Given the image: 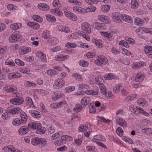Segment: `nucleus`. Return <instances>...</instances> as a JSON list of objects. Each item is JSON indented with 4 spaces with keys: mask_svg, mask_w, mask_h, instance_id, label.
Listing matches in <instances>:
<instances>
[{
    "mask_svg": "<svg viewBox=\"0 0 152 152\" xmlns=\"http://www.w3.org/2000/svg\"><path fill=\"white\" fill-rule=\"evenodd\" d=\"M20 35L18 34L13 33L9 37V40L11 42H14L20 40Z\"/></svg>",
    "mask_w": 152,
    "mask_h": 152,
    "instance_id": "nucleus-1",
    "label": "nucleus"
},
{
    "mask_svg": "<svg viewBox=\"0 0 152 152\" xmlns=\"http://www.w3.org/2000/svg\"><path fill=\"white\" fill-rule=\"evenodd\" d=\"M98 59L95 60L94 63L96 64L99 66H102V64H107V59L104 58L103 57H98Z\"/></svg>",
    "mask_w": 152,
    "mask_h": 152,
    "instance_id": "nucleus-2",
    "label": "nucleus"
},
{
    "mask_svg": "<svg viewBox=\"0 0 152 152\" xmlns=\"http://www.w3.org/2000/svg\"><path fill=\"white\" fill-rule=\"evenodd\" d=\"M81 29L86 33L89 34L91 32V28L90 25L86 22L83 23L81 25Z\"/></svg>",
    "mask_w": 152,
    "mask_h": 152,
    "instance_id": "nucleus-3",
    "label": "nucleus"
},
{
    "mask_svg": "<svg viewBox=\"0 0 152 152\" xmlns=\"http://www.w3.org/2000/svg\"><path fill=\"white\" fill-rule=\"evenodd\" d=\"M24 100L22 98H17L12 99L10 100V102L15 105H19L22 104Z\"/></svg>",
    "mask_w": 152,
    "mask_h": 152,
    "instance_id": "nucleus-4",
    "label": "nucleus"
},
{
    "mask_svg": "<svg viewBox=\"0 0 152 152\" xmlns=\"http://www.w3.org/2000/svg\"><path fill=\"white\" fill-rule=\"evenodd\" d=\"M20 110L21 109L20 107L14 108L12 106H10L7 108V111L10 114H14L18 113V112H19Z\"/></svg>",
    "mask_w": 152,
    "mask_h": 152,
    "instance_id": "nucleus-5",
    "label": "nucleus"
},
{
    "mask_svg": "<svg viewBox=\"0 0 152 152\" xmlns=\"http://www.w3.org/2000/svg\"><path fill=\"white\" fill-rule=\"evenodd\" d=\"M116 123L120 126L123 127H126L127 125L126 122L120 117L116 118Z\"/></svg>",
    "mask_w": 152,
    "mask_h": 152,
    "instance_id": "nucleus-6",
    "label": "nucleus"
},
{
    "mask_svg": "<svg viewBox=\"0 0 152 152\" xmlns=\"http://www.w3.org/2000/svg\"><path fill=\"white\" fill-rule=\"evenodd\" d=\"M95 80L96 84L101 85L100 87L101 90V93L104 95L107 92L105 86L100 82L99 78H96Z\"/></svg>",
    "mask_w": 152,
    "mask_h": 152,
    "instance_id": "nucleus-7",
    "label": "nucleus"
},
{
    "mask_svg": "<svg viewBox=\"0 0 152 152\" xmlns=\"http://www.w3.org/2000/svg\"><path fill=\"white\" fill-rule=\"evenodd\" d=\"M29 128L26 126L21 127L18 130V132L20 135H24L28 133L29 131Z\"/></svg>",
    "mask_w": 152,
    "mask_h": 152,
    "instance_id": "nucleus-8",
    "label": "nucleus"
},
{
    "mask_svg": "<svg viewBox=\"0 0 152 152\" xmlns=\"http://www.w3.org/2000/svg\"><path fill=\"white\" fill-rule=\"evenodd\" d=\"M98 19L99 20L104 22L106 24H108L110 21V19L107 16L102 15H98Z\"/></svg>",
    "mask_w": 152,
    "mask_h": 152,
    "instance_id": "nucleus-9",
    "label": "nucleus"
},
{
    "mask_svg": "<svg viewBox=\"0 0 152 152\" xmlns=\"http://www.w3.org/2000/svg\"><path fill=\"white\" fill-rule=\"evenodd\" d=\"M64 83L65 81L62 78H58L56 81L54 86H56L58 87L61 88L64 84Z\"/></svg>",
    "mask_w": 152,
    "mask_h": 152,
    "instance_id": "nucleus-10",
    "label": "nucleus"
},
{
    "mask_svg": "<svg viewBox=\"0 0 152 152\" xmlns=\"http://www.w3.org/2000/svg\"><path fill=\"white\" fill-rule=\"evenodd\" d=\"M95 28L97 30H102L106 29V26L104 23H95Z\"/></svg>",
    "mask_w": 152,
    "mask_h": 152,
    "instance_id": "nucleus-11",
    "label": "nucleus"
},
{
    "mask_svg": "<svg viewBox=\"0 0 152 152\" xmlns=\"http://www.w3.org/2000/svg\"><path fill=\"white\" fill-rule=\"evenodd\" d=\"M38 7L41 10L46 11L50 9L49 6L46 4H40L38 5Z\"/></svg>",
    "mask_w": 152,
    "mask_h": 152,
    "instance_id": "nucleus-12",
    "label": "nucleus"
},
{
    "mask_svg": "<svg viewBox=\"0 0 152 152\" xmlns=\"http://www.w3.org/2000/svg\"><path fill=\"white\" fill-rule=\"evenodd\" d=\"M121 19L124 21L129 23H132L133 20L132 18L128 15H122L121 16Z\"/></svg>",
    "mask_w": 152,
    "mask_h": 152,
    "instance_id": "nucleus-13",
    "label": "nucleus"
},
{
    "mask_svg": "<svg viewBox=\"0 0 152 152\" xmlns=\"http://www.w3.org/2000/svg\"><path fill=\"white\" fill-rule=\"evenodd\" d=\"M31 49L30 48H27L26 47L23 46L19 49V51L20 54L23 55L26 54L29 51H31Z\"/></svg>",
    "mask_w": 152,
    "mask_h": 152,
    "instance_id": "nucleus-14",
    "label": "nucleus"
},
{
    "mask_svg": "<svg viewBox=\"0 0 152 152\" xmlns=\"http://www.w3.org/2000/svg\"><path fill=\"white\" fill-rule=\"evenodd\" d=\"M81 104L85 105H88L91 103L90 102V99L89 97H84L82 98L81 101Z\"/></svg>",
    "mask_w": 152,
    "mask_h": 152,
    "instance_id": "nucleus-15",
    "label": "nucleus"
},
{
    "mask_svg": "<svg viewBox=\"0 0 152 152\" xmlns=\"http://www.w3.org/2000/svg\"><path fill=\"white\" fill-rule=\"evenodd\" d=\"M27 25L35 29H38L39 28V26L38 23L31 22H28L27 23Z\"/></svg>",
    "mask_w": 152,
    "mask_h": 152,
    "instance_id": "nucleus-16",
    "label": "nucleus"
},
{
    "mask_svg": "<svg viewBox=\"0 0 152 152\" xmlns=\"http://www.w3.org/2000/svg\"><path fill=\"white\" fill-rule=\"evenodd\" d=\"M144 75L140 72L137 73L135 78V80L137 82H141L144 80Z\"/></svg>",
    "mask_w": 152,
    "mask_h": 152,
    "instance_id": "nucleus-17",
    "label": "nucleus"
},
{
    "mask_svg": "<svg viewBox=\"0 0 152 152\" xmlns=\"http://www.w3.org/2000/svg\"><path fill=\"white\" fill-rule=\"evenodd\" d=\"M40 125L41 124L39 123L35 122L30 123L28 124V127L31 129H37Z\"/></svg>",
    "mask_w": 152,
    "mask_h": 152,
    "instance_id": "nucleus-18",
    "label": "nucleus"
},
{
    "mask_svg": "<svg viewBox=\"0 0 152 152\" xmlns=\"http://www.w3.org/2000/svg\"><path fill=\"white\" fill-rule=\"evenodd\" d=\"M145 64L143 62H136L132 65V68L134 69H137L141 66H145Z\"/></svg>",
    "mask_w": 152,
    "mask_h": 152,
    "instance_id": "nucleus-19",
    "label": "nucleus"
},
{
    "mask_svg": "<svg viewBox=\"0 0 152 152\" xmlns=\"http://www.w3.org/2000/svg\"><path fill=\"white\" fill-rule=\"evenodd\" d=\"M20 116L21 117V121H22V124L25 123L27 119L26 114L23 112H21L20 113Z\"/></svg>",
    "mask_w": 152,
    "mask_h": 152,
    "instance_id": "nucleus-20",
    "label": "nucleus"
},
{
    "mask_svg": "<svg viewBox=\"0 0 152 152\" xmlns=\"http://www.w3.org/2000/svg\"><path fill=\"white\" fill-rule=\"evenodd\" d=\"M31 115L35 118H38L41 117V115L40 113L37 110H32L30 111Z\"/></svg>",
    "mask_w": 152,
    "mask_h": 152,
    "instance_id": "nucleus-21",
    "label": "nucleus"
},
{
    "mask_svg": "<svg viewBox=\"0 0 152 152\" xmlns=\"http://www.w3.org/2000/svg\"><path fill=\"white\" fill-rule=\"evenodd\" d=\"M40 139L38 137H35L32 140L31 144L34 145H36L40 144L41 142Z\"/></svg>",
    "mask_w": 152,
    "mask_h": 152,
    "instance_id": "nucleus-22",
    "label": "nucleus"
},
{
    "mask_svg": "<svg viewBox=\"0 0 152 152\" xmlns=\"http://www.w3.org/2000/svg\"><path fill=\"white\" fill-rule=\"evenodd\" d=\"M138 0H132L131 2V5L132 8L135 9L139 6L138 3Z\"/></svg>",
    "mask_w": 152,
    "mask_h": 152,
    "instance_id": "nucleus-23",
    "label": "nucleus"
},
{
    "mask_svg": "<svg viewBox=\"0 0 152 152\" xmlns=\"http://www.w3.org/2000/svg\"><path fill=\"white\" fill-rule=\"evenodd\" d=\"M83 107L80 104H77L74 108V111L77 113L80 112L82 110Z\"/></svg>",
    "mask_w": 152,
    "mask_h": 152,
    "instance_id": "nucleus-24",
    "label": "nucleus"
},
{
    "mask_svg": "<svg viewBox=\"0 0 152 152\" xmlns=\"http://www.w3.org/2000/svg\"><path fill=\"white\" fill-rule=\"evenodd\" d=\"M143 21L139 18H136L134 20V23L136 25L139 26H142L143 24Z\"/></svg>",
    "mask_w": 152,
    "mask_h": 152,
    "instance_id": "nucleus-25",
    "label": "nucleus"
},
{
    "mask_svg": "<svg viewBox=\"0 0 152 152\" xmlns=\"http://www.w3.org/2000/svg\"><path fill=\"white\" fill-rule=\"evenodd\" d=\"M4 90L7 93H9L10 92H12L14 94H15L16 93V90L10 86H8L4 87Z\"/></svg>",
    "mask_w": 152,
    "mask_h": 152,
    "instance_id": "nucleus-26",
    "label": "nucleus"
},
{
    "mask_svg": "<svg viewBox=\"0 0 152 152\" xmlns=\"http://www.w3.org/2000/svg\"><path fill=\"white\" fill-rule=\"evenodd\" d=\"M46 17L47 20L50 22L54 23L56 21V18L53 16L52 15H46Z\"/></svg>",
    "mask_w": 152,
    "mask_h": 152,
    "instance_id": "nucleus-27",
    "label": "nucleus"
},
{
    "mask_svg": "<svg viewBox=\"0 0 152 152\" xmlns=\"http://www.w3.org/2000/svg\"><path fill=\"white\" fill-rule=\"evenodd\" d=\"M10 27L11 29L12 30H15L20 28L21 26L20 23H15L11 25Z\"/></svg>",
    "mask_w": 152,
    "mask_h": 152,
    "instance_id": "nucleus-28",
    "label": "nucleus"
},
{
    "mask_svg": "<svg viewBox=\"0 0 152 152\" xmlns=\"http://www.w3.org/2000/svg\"><path fill=\"white\" fill-rule=\"evenodd\" d=\"M94 139L98 140L105 142L106 139L105 138L102 136L100 135H97L94 137Z\"/></svg>",
    "mask_w": 152,
    "mask_h": 152,
    "instance_id": "nucleus-29",
    "label": "nucleus"
},
{
    "mask_svg": "<svg viewBox=\"0 0 152 152\" xmlns=\"http://www.w3.org/2000/svg\"><path fill=\"white\" fill-rule=\"evenodd\" d=\"M22 121L18 118H16L13 120L12 124L13 125L15 126H18L22 124Z\"/></svg>",
    "mask_w": 152,
    "mask_h": 152,
    "instance_id": "nucleus-30",
    "label": "nucleus"
},
{
    "mask_svg": "<svg viewBox=\"0 0 152 152\" xmlns=\"http://www.w3.org/2000/svg\"><path fill=\"white\" fill-rule=\"evenodd\" d=\"M62 134V132L61 131H59V132L53 134L51 138L53 140H54L60 137L61 135Z\"/></svg>",
    "mask_w": 152,
    "mask_h": 152,
    "instance_id": "nucleus-31",
    "label": "nucleus"
},
{
    "mask_svg": "<svg viewBox=\"0 0 152 152\" xmlns=\"http://www.w3.org/2000/svg\"><path fill=\"white\" fill-rule=\"evenodd\" d=\"M47 73L48 75L50 76H54L58 74L56 70L53 69L48 70L47 72Z\"/></svg>",
    "mask_w": 152,
    "mask_h": 152,
    "instance_id": "nucleus-32",
    "label": "nucleus"
},
{
    "mask_svg": "<svg viewBox=\"0 0 152 152\" xmlns=\"http://www.w3.org/2000/svg\"><path fill=\"white\" fill-rule=\"evenodd\" d=\"M86 93L87 94L91 95H96L98 94V91H94V90H90L88 91H86Z\"/></svg>",
    "mask_w": 152,
    "mask_h": 152,
    "instance_id": "nucleus-33",
    "label": "nucleus"
},
{
    "mask_svg": "<svg viewBox=\"0 0 152 152\" xmlns=\"http://www.w3.org/2000/svg\"><path fill=\"white\" fill-rule=\"evenodd\" d=\"M73 10L74 11H76L82 13H84L86 12V9L78 7H74L73 8Z\"/></svg>",
    "mask_w": 152,
    "mask_h": 152,
    "instance_id": "nucleus-34",
    "label": "nucleus"
},
{
    "mask_svg": "<svg viewBox=\"0 0 152 152\" xmlns=\"http://www.w3.org/2000/svg\"><path fill=\"white\" fill-rule=\"evenodd\" d=\"M36 84L33 82L27 81L24 84V86L26 87H35L36 86Z\"/></svg>",
    "mask_w": 152,
    "mask_h": 152,
    "instance_id": "nucleus-35",
    "label": "nucleus"
},
{
    "mask_svg": "<svg viewBox=\"0 0 152 152\" xmlns=\"http://www.w3.org/2000/svg\"><path fill=\"white\" fill-rule=\"evenodd\" d=\"M33 19L36 21L41 22L42 21V18L37 15H34L33 16Z\"/></svg>",
    "mask_w": 152,
    "mask_h": 152,
    "instance_id": "nucleus-36",
    "label": "nucleus"
},
{
    "mask_svg": "<svg viewBox=\"0 0 152 152\" xmlns=\"http://www.w3.org/2000/svg\"><path fill=\"white\" fill-rule=\"evenodd\" d=\"M110 6L109 5H103L102 6V10L104 12H107L109 11L110 8Z\"/></svg>",
    "mask_w": 152,
    "mask_h": 152,
    "instance_id": "nucleus-37",
    "label": "nucleus"
},
{
    "mask_svg": "<svg viewBox=\"0 0 152 152\" xmlns=\"http://www.w3.org/2000/svg\"><path fill=\"white\" fill-rule=\"evenodd\" d=\"M79 64L80 66L84 67L87 66L88 65V62L84 61L83 60L79 61Z\"/></svg>",
    "mask_w": 152,
    "mask_h": 152,
    "instance_id": "nucleus-38",
    "label": "nucleus"
},
{
    "mask_svg": "<svg viewBox=\"0 0 152 152\" xmlns=\"http://www.w3.org/2000/svg\"><path fill=\"white\" fill-rule=\"evenodd\" d=\"M104 77L106 80H111L112 79H114L115 77L114 76L112 75V74H110L105 75Z\"/></svg>",
    "mask_w": 152,
    "mask_h": 152,
    "instance_id": "nucleus-39",
    "label": "nucleus"
},
{
    "mask_svg": "<svg viewBox=\"0 0 152 152\" xmlns=\"http://www.w3.org/2000/svg\"><path fill=\"white\" fill-rule=\"evenodd\" d=\"M26 102L28 103V104L30 106H34V104L32 101V99L30 97H28L26 98Z\"/></svg>",
    "mask_w": 152,
    "mask_h": 152,
    "instance_id": "nucleus-40",
    "label": "nucleus"
},
{
    "mask_svg": "<svg viewBox=\"0 0 152 152\" xmlns=\"http://www.w3.org/2000/svg\"><path fill=\"white\" fill-rule=\"evenodd\" d=\"M72 77L76 80L79 81L82 79V77L79 74L75 73L72 75Z\"/></svg>",
    "mask_w": 152,
    "mask_h": 152,
    "instance_id": "nucleus-41",
    "label": "nucleus"
},
{
    "mask_svg": "<svg viewBox=\"0 0 152 152\" xmlns=\"http://www.w3.org/2000/svg\"><path fill=\"white\" fill-rule=\"evenodd\" d=\"M116 133L118 135L120 136H122L123 134V131L121 128L119 127L116 130Z\"/></svg>",
    "mask_w": 152,
    "mask_h": 152,
    "instance_id": "nucleus-42",
    "label": "nucleus"
},
{
    "mask_svg": "<svg viewBox=\"0 0 152 152\" xmlns=\"http://www.w3.org/2000/svg\"><path fill=\"white\" fill-rule=\"evenodd\" d=\"M96 9V7H94L90 6L88 7L87 8H86V12H94L95 11Z\"/></svg>",
    "mask_w": 152,
    "mask_h": 152,
    "instance_id": "nucleus-43",
    "label": "nucleus"
},
{
    "mask_svg": "<svg viewBox=\"0 0 152 152\" xmlns=\"http://www.w3.org/2000/svg\"><path fill=\"white\" fill-rule=\"evenodd\" d=\"M15 62L17 64L20 66H23L24 65V62L19 59H15Z\"/></svg>",
    "mask_w": 152,
    "mask_h": 152,
    "instance_id": "nucleus-44",
    "label": "nucleus"
},
{
    "mask_svg": "<svg viewBox=\"0 0 152 152\" xmlns=\"http://www.w3.org/2000/svg\"><path fill=\"white\" fill-rule=\"evenodd\" d=\"M7 149H8V152H18L15 151V148L12 146H9ZM18 151V152H20L19 151Z\"/></svg>",
    "mask_w": 152,
    "mask_h": 152,
    "instance_id": "nucleus-45",
    "label": "nucleus"
},
{
    "mask_svg": "<svg viewBox=\"0 0 152 152\" xmlns=\"http://www.w3.org/2000/svg\"><path fill=\"white\" fill-rule=\"evenodd\" d=\"M89 106L90 107L89 108L90 113H93L95 112L96 110L95 109V107L94 106L93 104H92L91 103L89 104Z\"/></svg>",
    "mask_w": 152,
    "mask_h": 152,
    "instance_id": "nucleus-46",
    "label": "nucleus"
},
{
    "mask_svg": "<svg viewBox=\"0 0 152 152\" xmlns=\"http://www.w3.org/2000/svg\"><path fill=\"white\" fill-rule=\"evenodd\" d=\"M65 46L68 48H74L76 47L77 45L75 43H67L66 44Z\"/></svg>",
    "mask_w": 152,
    "mask_h": 152,
    "instance_id": "nucleus-47",
    "label": "nucleus"
},
{
    "mask_svg": "<svg viewBox=\"0 0 152 152\" xmlns=\"http://www.w3.org/2000/svg\"><path fill=\"white\" fill-rule=\"evenodd\" d=\"M69 18L72 20L76 21L77 19V16L71 12V14H69Z\"/></svg>",
    "mask_w": 152,
    "mask_h": 152,
    "instance_id": "nucleus-48",
    "label": "nucleus"
},
{
    "mask_svg": "<svg viewBox=\"0 0 152 152\" xmlns=\"http://www.w3.org/2000/svg\"><path fill=\"white\" fill-rule=\"evenodd\" d=\"M45 128L42 127V128L39 130H36V133L38 134H42L45 133Z\"/></svg>",
    "mask_w": 152,
    "mask_h": 152,
    "instance_id": "nucleus-49",
    "label": "nucleus"
},
{
    "mask_svg": "<svg viewBox=\"0 0 152 152\" xmlns=\"http://www.w3.org/2000/svg\"><path fill=\"white\" fill-rule=\"evenodd\" d=\"M124 140L126 142H128L129 144H133V141L131 138H129L128 137H124L123 138Z\"/></svg>",
    "mask_w": 152,
    "mask_h": 152,
    "instance_id": "nucleus-50",
    "label": "nucleus"
},
{
    "mask_svg": "<svg viewBox=\"0 0 152 152\" xmlns=\"http://www.w3.org/2000/svg\"><path fill=\"white\" fill-rule=\"evenodd\" d=\"M88 87V86L84 84H80L79 85V90L84 89L85 88L87 89V87Z\"/></svg>",
    "mask_w": 152,
    "mask_h": 152,
    "instance_id": "nucleus-51",
    "label": "nucleus"
},
{
    "mask_svg": "<svg viewBox=\"0 0 152 152\" xmlns=\"http://www.w3.org/2000/svg\"><path fill=\"white\" fill-rule=\"evenodd\" d=\"M120 86L118 85L116 87L114 88H113V92L115 93H118L120 91Z\"/></svg>",
    "mask_w": 152,
    "mask_h": 152,
    "instance_id": "nucleus-52",
    "label": "nucleus"
},
{
    "mask_svg": "<svg viewBox=\"0 0 152 152\" xmlns=\"http://www.w3.org/2000/svg\"><path fill=\"white\" fill-rule=\"evenodd\" d=\"M75 89V87L74 86H69L66 88V90L67 92H71Z\"/></svg>",
    "mask_w": 152,
    "mask_h": 152,
    "instance_id": "nucleus-53",
    "label": "nucleus"
},
{
    "mask_svg": "<svg viewBox=\"0 0 152 152\" xmlns=\"http://www.w3.org/2000/svg\"><path fill=\"white\" fill-rule=\"evenodd\" d=\"M55 58L56 60L58 61H64V58H63V56L62 55L58 56L56 57Z\"/></svg>",
    "mask_w": 152,
    "mask_h": 152,
    "instance_id": "nucleus-54",
    "label": "nucleus"
},
{
    "mask_svg": "<svg viewBox=\"0 0 152 152\" xmlns=\"http://www.w3.org/2000/svg\"><path fill=\"white\" fill-rule=\"evenodd\" d=\"M151 50H152V47L149 46L146 47L144 50L145 53H148L151 51Z\"/></svg>",
    "mask_w": 152,
    "mask_h": 152,
    "instance_id": "nucleus-55",
    "label": "nucleus"
},
{
    "mask_svg": "<svg viewBox=\"0 0 152 152\" xmlns=\"http://www.w3.org/2000/svg\"><path fill=\"white\" fill-rule=\"evenodd\" d=\"M99 121L106 123H109L110 121L109 120H106L103 117H101L99 118Z\"/></svg>",
    "mask_w": 152,
    "mask_h": 152,
    "instance_id": "nucleus-56",
    "label": "nucleus"
},
{
    "mask_svg": "<svg viewBox=\"0 0 152 152\" xmlns=\"http://www.w3.org/2000/svg\"><path fill=\"white\" fill-rule=\"evenodd\" d=\"M40 140L41 141L40 143H41L42 146H45L47 145V142L44 139L41 138Z\"/></svg>",
    "mask_w": 152,
    "mask_h": 152,
    "instance_id": "nucleus-57",
    "label": "nucleus"
},
{
    "mask_svg": "<svg viewBox=\"0 0 152 152\" xmlns=\"http://www.w3.org/2000/svg\"><path fill=\"white\" fill-rule=\"evenodd\" d=\"M101 34H102L104 36L108 37L110 38L112 37V36L111 34L110 33H108L104 32H101Z\"/></svg>",
    "mask_w": 152,
    "mask_h": 152,
    "instance_id": "nucleus-58",
    "label": "nucleus"
},
{
    "mask_svg": "<svg viewBox=\"0 0 152 152\" xmlns=\"http://www.w3.org/2000/svg\"><path fill=\"white\" fill-rule=\"evenodd\" d=\"M122 53L127 56H129L131 54L130 52L126 49H123Z\"/></svg>",
    "mask_w": 152,
    "mask_h": 152,
    "instance_id": "nucleus-59",
    "label": "nucleus"
},
{
    "mask_svg": "<svg viewBox=\"0 0 152 152\" xmlns=\"http://www.w3.org/2000/svg\"><path fill=\"white\" fill-rule=\"evenodd\" d=\"M86 150L89 151H94L95 147L87 146L86 147Z\"/></svg>",
    "mask_w": 152,
    "mask_h": 152,
    "instance_id": "nucleus-60",
    "label": "nucleus"
},
{
    "mask_svg": "<svg viewBox=\"0 0 152 152\" xmlns=\"http://www.w3.org/2000/svg\"><path fill=\"white\" fill-rule=\"evenodd\" d=\"M80 36H82L84 38L88 41L90 40V37L88 34H83V33H80Z\"/></svg>",
    "mask_w": 152,
    "mask_h": 152,
    "instance_id": "nucleus-61",
    "label": "nucleus"
},
{
    "mask_svg": "<svg viewBox=\"0 0 152 152\" xmlns=\"http://www.w3.org/2000/svg\"><path fill=\"white\" fill-rule=\"evenodd\" d=\"M75 142L76 144L77 145L80 146L81 144L82 141L79 139H76L75 140Z\"/></svg>",
    "mask_w": 152,
    "mask_h": 152,
    "instance_id": "nucleus-62",
    "label": "nucleus"
},
{
    "mask_svg": "<svg viewBox=\"0 0 152 152\" xmlns=\"http://www.w3.org/2000/svg\"><path fill=\"white\" fill-rule=\"evenodd\" d=\"M112 52L115 54H118L120 53V52L115 48H113L112 49Z\"/></svg>",
    "mask_w": 152,
    "mask_h": 152,
    "instance_id": "nucleus-63",
    "label": "nucleus"
},
{
    "mask_svg": "<svg viewBox=\"0 0 152 152\" xmlns=\"http://www.w3.org/2000/svg\"><path fill=\"white\" fill-rule=\"evenodd\" d=\"M137 103L139 104V105H141V104H143L145 103L144 102V100L142 98L138 99L137 100Z\"/></svg>",
    "mask_w": 152,
    "mask_h": 152,
    "instance_id": "nucleus-64",
    "label": "nucleus"
}]
</instances>
